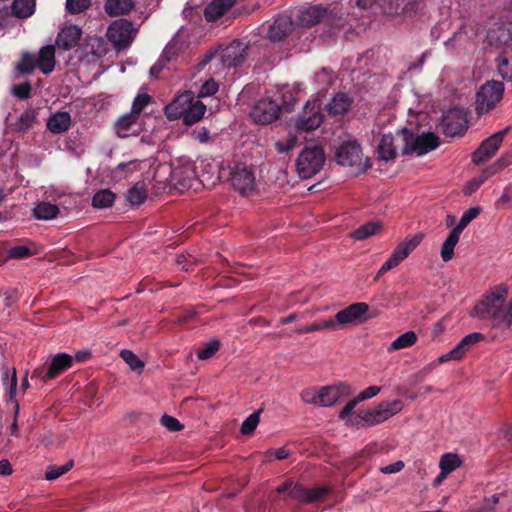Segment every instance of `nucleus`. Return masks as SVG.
Segmentation results:
<instances>
[{"label": "nucleus", "instance_id": "obj_52", "mask_svg": "<svg viewBox=\"0 0 512 512\" xmlns=\"http://www.w3.org/2000/svg\"><path fill=\"white\" fill-rule=\"evenodd\" d=\"M120 356L132 370L138 371L143 369L144 362L131 350H122Z\"/></svg>", "mask_w": 512, "mask_h": 512}, {"label": "nucleus", "instance_id": "obj_58", "mask_svg": "<svg viewBox=\"0 0 512 512\" xmlns=\"http://www.w3.org/2000/svg\"><path fill=\"white\" fill-rule=\"evenodd\" d=\"M300 396L305 403L319 406V390L315 387L304 389Z\"/></svg>", "mask_w": 512, "mask_h": 512}, {"label": "nucleus", "instance_id": "obj_3", "mask_svg": "<svg viewBox=\"0 0 512 512\" xmlns=\"http://www.w3.org/2000/svg\"><path fill=\"white\" fill-rule=\"evenodd\" d=\"M296 24L301 27L310 28L320 22L328 26V33L335 34L344 26V19L338 11L328 9L320 4L302 7L296 15Z\"/></svg>", "mask_w": 512, "mask_h": 512}, {"label": "nucleus", "instance_id": "obj_61", "mask_svg": "<svg viewBox=\"0 0 512 512\" xmlns=\"http://www.w3.org/2000/svg\"><path fill=\"white\" fill-rule=\"evenodd\" d=\"M135 170H137V161L136 160H132V161H128V162H121V163H119L115 167L114 171L116 173H123V172L132 173Z\"/></svg>", "mask_w": 512, "mask_h": 512}, {"label": "nucleus", "instance_id": "obj_31", "mask_svg": "<svg viewBox=\"0 0 512 512\" xmlns=\"http://www.w3.org/2000/svg\"><path fill=\"white\" fill-rule=\"evenodd\" d=\"M133 7V0H106L104 10L109 16L114 17L129 13Z\"/></svg>", "mask_w": 512, "mask_h": 512}, {"label": "nucleus", "instance_id": "obj_14", "mask_svg": "<svg viewBox=\"0 0 512 512\" xmlns=\"http://www.w3.org/2000/svg\"><path fill=\"white\" fill-rule=\"evenodd\" d=\"M511 126L494 133L481 142L479 147L472 154V161L479 165L492 158L500 148L504 137L510 132Z\"/></svg>", "mask_w": 512, "mask_h": 512}, {"label": "nucleus", "instance_id": "obj_55", "mask_svg": "<svg viewBox=\"0 0 512 512\" xmlns=\"http://www.w3.org/2000/svg\"><path fill=\"white\" fill-rule=\"evenodd\" d=\"M91 5V0H66V9L71 14L84 12Z\"/></svg>", "mask_w": 512, "mask_h": 512}, {"label": "nucleus", "instance_id": "obj_11", "mask_svg": "<svg viewBox=\"0 0 512 512\" xmlns=\"http://www.w3.org/2000/svg\"><path fill=\"white\" fill-rule=\"evenodd\" d=\"M423 236L421 234L414 235L409 239H405L393 250L390 257L382 264L378 270L375 281L385 273L398 266L409 254L421 243Z\"/></svg>", "mask_w": 512, "mask_h": 512}, {"label": "nucleus", "instance_id": "obj_1", "mask_svg": "<svg viewBox=\"0 0 512 512\" xmlns=\"http://www.w3.org/2000/svg\"><path fill=\"white\" fill-rule=\"evenodd\" d=\"M296 102L292 92H277L272 98H262L256 102L251 116L256 123L267 125L277 120L282 112L293 111Z\"/></svg>", "mask_w": 512, "mask_h": 512}, {"label": "nucleus", "instance_id": "obj_46", "mask_svg": "<svg viewBox=\"0 0 512 512\" xmlns=\"http://www.w3.org/2000/svg\"><path fill=\"white\" fill-rule=\"evenodd\" d=\"M358 417L364 422L366 426H373L385 421L382 412L379 409V406L373 410H366L360 412L358 414Z\"/></svg>", "mask_w": 512, "mask_h": 512}, {"label": "nucleus", "instance_id": "obj_9", "mask_svg": "<svg viewBox=\"0 0 512 512\" xmlns=\"http://www.w3.org/2000/svg\"><path fill=\"white\" fill-rule=\"evenodd\" d=\"M504 84L500 81L490 80L484 83L476 93V112L486 114L493 110L502 100Z\"/></svg>", "mask_w": 512, "mask_h": 512}, {"label": "nucleus", "instance_id": "obj_15", "mask_svg": "<svg viewBox=\"0 0 512 512\" xmlns=\"http://www.w3.org/2000/svg\"><path fill=\"white\" fill-rule=\"evenodd\" d=\"M439 129L447 137L463 136L467 130V119L460 109H451L442 116Z\"/></svg>", "mask_w": 512, "mask_h": 512}, {"label": "nucleus", "instance_id": "obj_19", "mask_svg": "<svg viewBox=\"0 0 512 512\" xmlns=\"http://www.w3.org/2000/svg\"><path fill=\"white\" fill-rule=\"evenodd\" d=\"M248 45L239 39L233 40L221 52L220 59L226 67H236L242 65L247 57Z\"/></svg>", "mask_w": 512, "mask_h": 512}, {"label": "nucleus", "instance_id": "obj_24", "mask_svg": "<svg viewBox=\"0 0 512 512\" xmlns=\"http://www.w3.org/2000/svg\"><path fill=\"white\" fill-rule=\"evenodd\" d=\"M82 30L76 25L65 26L56 38V45L63 50H70L78 45Z\"/></svg>", "mask_w": 512, "mask_h": 512}, {"label": "nucleus", "instance_id": "obj_29", "mask_svg": "<svg viewBox=\"0 0 512 512\" xmlns=\"http://www.w3.org/2000/svg\"><path fill=\"white\" fill-rule=\"evenodd\" d=\"M236 0H213L204 10L205 19L213 22L222 17L234 4Z\"/></svg>", "mask_w": 512, "mask_h": 512}, {"label": "nucleus", "instance_id": "obj_59", "mask_svg": "<svg viewBox=\"0 0 512 512\" xmlns=\"http://www.w3.org/2000/svg\"><path fill=\"white\" fill-rule=\"evenodd\" d=\"M512 324V300L507 307L504 306L503 315L498 316V327L509 328Z\"/></svg>", "mask_w": 512, "mask_h": 512}, {"label": "nucleus", "instance_id": "obj_38", "mask_svg": "<svg viewBox=\"0 0 512 512\" xmlns=\"http://www.w3.org/2000/svg\"><path fill=\"white\" fill-rule=\"evenodd\" d=\"M459 238V233L452 229L441 248V258L444 262H448L453 258L454 248L458 243Z\"/></svg>", "mask_w": 512, "mask_h": 512}, {"label": "nucleus", "instance_id": "obj_8", "mask_svg": "<svg viewBox=\"0 0 512 512\" xmlns=\"http://www.w3.org/2000/svg\"><path fill=\"white\" fill-rule=\"evenodd\" d=\"M325 154L320 146L305 147L296 161L298 175L308 179L316 175L323 167Z\"/></svg>", "mask_w": 512, "mask_h": 512}, {"label": "nucleus", "instance_id": "obj_27", "mask_svg": "<svg viewBox=\"0 0 512 512\" xmlns=\"http://www.w3.org/2000/svg\"><path fill=\"white\" fill-rule=\"evenodd\" d=\"M38 69L45 75H49L55 68V47L52 45L44 46L36 56Z\"/></svg>", "mask_w": 512, "mask_h": 512}, {"label": "nucleus", "instance_id": "obj_25", "mask_svg": "<svg viewBox=\"0 0 512 512\" xmlns=\"http://www.w3.org/2000/svg\"><path fill=\"white\" fill-rule=\"evenodd\" d=\"M4 383L7 381L9 382V399L8 403L13 404L14 409V420L11 425V434L17 436L18 435V424H17V417L19 415V403L15 399L16 392H17V384H18V378H17V372L16 369L13 368L11 372V376H9V370L7 369L5 371V377L3 378Z\"/></svg>", "mask_w": 512, "mask_h": 512}, {"label": "nucleus", "instance_id": "obj_22", "mask_svg": "<svg viewBox=\"0 0 512 512\" xmlns=\"http://www.w3.org/2000/svg\"><path fill=\"white\" fill-rule=\"evenodd\" d=\"M294 22L287 15H280L268 27L267 37L271 41H281L286 38L293 30Z\"/></svg>", "mask_w": 512, "mask_h": 512}, {"label": "nucleus", "instance_id": "obj_35", "mask_svg": "<svg viewBox=\"0 0 512 512\" xmlns=\"http://www.w3.org/2000/svg\"><path fill=\"white\" fill-rule=\"evenodd\" d=\"M498 72L504 80L512 82V47L505 49L500 55Z\"/></svg>", "mask_w": 512, "mask_h": 512}, {"label": "nucleus", "instance_id": "obj_49", "mask_svg": "<svg viewBox=\"0 0 512 512\" xmlns=\"http://www.w3.org/2000/svg\"><path fill=\"white\" fill-rule=\"evenodd\" d=\"M73 464V461L70 460L66 464L60 466L49 465L45 472V479L52 481L59 478L60 476L67 473L73 467Z\"/></svg>", "mask_w": 512, "mask_h": 512}, {"label": "nucleus", "instance_id": "obj_37", "mask_svg": "<svg viewBox=\"0 0 512 512\" xmlns=\"http://www.w3.org/2000/svg\"><path fill=\"white\" fill-rule=\"evenodd\" d=\"M116 195L110 189H102L96 192L92 198V205L95 208L111 207L115 201Z\"/></svg>", "mask_w": 512, "mask_h": 512}, {"label": "nucleus", "instance_id": "obj_57", "mask_svg": "<svg viewBox=\"0 0 512 512\" xmlns=\"http://www.w3.org/2000/svg\"><path fill=\"white\" fill-rule=\"evenodd\" d=\"M160 423L171 432H177L183 429V425L177 418L167 414L161 417Z\"/></svg>", "mask_w": 512, "mask_h": 512}, {"label": "nucleus", "instance_id": "obj_20", "mask_svg": "<svg viewBox=\"0 0 512 512\" xmlns=\"http://www.w3.org/2000/svg\"><path fill=\"white\" fill-rule=\"evenodd\" d=\"M485 339V336L479 332H473L466 336H464L460 342L451 349L448 353L443 354L439 358L440 363H444L450 360H461L466 355V353L470 350V348Z\"/></svg>", "mask_w": 512, "mask_h": 512}, {"label": "nucleus", "instance_id": "obj_63", "mask_svg": "<svg viewBox=\"0 0 512 512\" xmlns=\"http://www.w3.org/2000/svg\"><path fill=\"white\" fill-rule=\"evenodd\" d=\"M381 388L378 386H369L368 388L364 389L360 394L357 396L358 400L364 401L367 399H370L374 396H376L380 392Z\"/></svg>", "mask_w": 512, "mask_h": 512}, {"label": "nucleus", "instance_id": "obj_10", "mask_svg": "<svg viewBox=\"0 0 512 512\" xmlns=\"http://www.w3.org/2000/svg\"><path fill=\"white\" fill-rule=\"evenodd\" d=\"M136 34L133 23L126 19L120 18L110 24L107 30V38L120 51L129 47Z\"/></svg>", "mask_w": 512, "mask_h": 512}, {"label": "nucleus", "instance_id": "obj_6", "mask_svg": "<svg viewBox=\"0 0 512 512\" xmlns=\"http://www.w3.org/2000/svg\"><path fill=\"white\" fill-rule=\"evenodd\" d=\"M276 493L281 495L285 501L297 500L300 503L308 504L323 500L329 493L327 486L307 488L304 485L294 482L291 479L285 480L276 488Z\"/></svg>", "mask_w": 512, "mask_h": 512}, {"label": "nucleus", "instance_id": "obj_26", "mask_svg": "<svg viewBox=\"0 0 512 512\" xmlns=\"http://www.w3.org/2000/svg\"><path fill=\"white\" fill-rule=\"evenodd\" d=\"M74 358L67 353H58L50 361L47 375L57 378L59 375L67 371L73 365Z\"/></svg>", "mask_w": 512, "mask_h": 512}, {"label": "nucleus", "instance_id": "obj_50", "mask_svg": "<svg viewBox=\"0 0 512 512\" xmlns=\"http://www.w3.org/2000/svg\"><path fill=\"white\" fill-rule=\"evenodd\" d=\"M261 410L255 411L250 414L242 423L240 431L243 435L252 434L260 421Z\"/></svg>", "mask_w": 512, "mask_h": 512}, {"label": "nucleus", "instance_id": "obj_30", "mask_svg": "<svg viewBox=\"0 0 512 512\" xmlns=\"http://www.w3.org/2000/svg\"><path fill=\"white\" fill-rule=\"evenodd\" d=\"M378 155L381 160L389 161L397 156V149L394 144V137L391 133L383 134L378 144Z\"/></svg>", "mask_w": 512, "mask_h": 512}, {"label": "nucleus", "instance_id": "obj_47", "mask_svg": "<svg viewBox=\"0 0 512 512\" xmlns=\"http://www.w3.org/2000/svg\"><path fill=\"white\" fill-rule=\"evenodd\" d=\"M403 408V402L399 399L387 401L379 404V409L382 412L384 420L389 419L393 415L400 412Z\"/></svg>", "mask_w": 512, "mask_h": 512}, {"label": "nucleus", "instance_id": "obj_39", "mask_svg": "<svg viewBox=\"0 0 512 512\" xmlns=\"http://www.w3.org/2000/svg\"><path fill=\"white\" fill-rule=\"evenodd\" d=\"M462 464V460L457 454L454 453H446L443 454L440 458L439 467L440 470H443V475H448L453 472L455 469L460 467Z\"/></svg>", "mask_w": 512, "mask_h": 512}, {"label": "nucleus", "instance_id": "obj_62", "mask_svg": "<svg viewBox=\"0 0 512 512\" xmlns=\"http://www.w3.org/2000/svg\"><path fill=\"white\" fill-rule=\"evenodd\" d=\"M296 144V138L291 137L286 141H278L275 146L278 152L284 153L292 150Z\"/></svg>", "mask_w": 512, "mask_h": 512}, {"label": "nucleus", "instance_id": "obj_48", "mask_svg": "<svg viewBox=\"0 0 512 512\" xmlns=\"http://www.w3.org/2000/svg\"><path fill=\"white\" fill-rule=\"evenodd\" d=\"M38 68L36 56L28 52L24 53L20 62L17 64V69L22 74H30Z\"/></svg>", "mask_w": 512, "mask_h": 512}, {"label": "nucleus", "instance_id": "obj_34", "mask_svg": "<svg viewBox=\"0 0 512 512\" xmlns=\"http://www.w3.org/2000/svg\"><path fill=\"white\" fill-rule=\"evenodd\" d=\"M35 0H14L11 5L12 14L21 19L30 17L35 11Z\"/></svg>", "mask_w": 512, "mask_h": 512}, {"label": "nucleus", "instance_id": "obj_54", "mask_svg": "<svg viewBox=\"0 0 512 512\" xmlns=\"http://www.w3.org/2000/svg\"><path fill=\"white\" fill-rule=\"evenodd\" d=\"M12 94L21 99L26 100L29 99L32 95V85L29 81L14 85L12 87Z\"/></svg>", "mask_w": 512, "mask_h": 512}, {"label": "nucleus", "instance_id": "obj_33", "mask_svg": "<svg viewBox=\"0 0 512 512\" xmlns=\"http://www.w3.org/2000/svg\"><path fill=\"white\" fill-rule=\"evenodd\" d=\"M60 210L50 202H39L33 209V216L39 220H51L57 217Z\"/></svg>", "mask_w": 512, "mask_h": 512}, {"label": "nucleus", "instance_id": "obj_51", "mask_svg": "<svg viewBox=\"0 0 512 512\" xmlns=\"http://www.w3.org/2000/svg\"><path fill=\"white\" fill-rule=\"evenodd\" d=\"M220 345H221L220 341L217 339H213V340L209 341L207 344H205V346L202 349H199L197 351L198 359H200V360L210 359L219 350Z\"/></svg>", "mask_w": 512, "mask_h": 512}, {"label": "nucleus", "instance_id": "obj_56", "mask_svg": "<svg viewBox=\"0 0 512 512\" xmlns=\"http://www.w3.org/2000/svg\"><path fill=\"white\" fill-rule=\"evenodd\" d=\"M218 88H219L218 83L213 78H210L202 84V86L198 92L197 98L200 99V98L212 96L218 91Z\"/></svg>", "mask_w": 512, "mask_h": 512}, {"label": "nucleus", "instance_id": "obj_53", "mask_svg": "<svg viewBox=\"0 0 512 512\" xmlns=\"http://www.w3.org/2000/svg\"><path fill=\"white\" fill-rule=\"evenodd\" d=\"M152 101V97L147 93H138L133 100L131 112L138 117L143 109Z\"/></svg>", "mask_w": 512, "mask_h": 512}, {"label": "nucleus", "instance_id": "obj_40", "mask_svg": "<svg viewBox=\"0 0 512 512\" xmlns=\"http://www.w3.org/2000/svg\"><path fill=\"white\" fill-rule=\"evenodd\" d=\"M138 116L133 112H129L121 116L116 122V130L119 136L126 137L132 126L136 124Z\"/></svg>", "mask_w": 512, "mask_h": 512}, {"label": "nucleus", "instance_id": "obj_42", "mask_svg": "<svg viewBox=\"0 0 512 512\" xmlns=\"http://www.w3.org/2000/svg\"><path fill=\"white\" fill-rule=\"evenodd\" d=\"M321 330H334L333 319H325L313 322L312 324L297 329L299 334L312 333Z\"/></svg>", "mask_w": 512, "mask_h": 512}, {"label": "nucleus", "instance_id": "obj_2", "mask_svg": "<svg viewBox=\"0 0 512 512\" xmlns=\"http://www.w3.org/2000/svg\"><path fill=\"white\" fill-rule=\"evenodd\" d=\"M205 111L206 106L200 99H195L191 91H186L177 96L165 107V114L168 119H182L186 125L198 122L204 116Z\"/></svg>", "mask_w": 512, "mask_h": 512}, {"label": "nucleus", "instance_id": "obj_28", "mask_svg": "<svg viewBox=\"0 0 512 512\" xmlns=\"http://www.w3.org/2000/svg\"><path fill=\"white\" fill-rule=\"evenodd\" d=\"M71 123V115L66 111H59L48 118L47 128L54 134H61L69 130Z\"/></svg>", "mask_w": 512, "mask_h": 512}, {"label": "nucleus", "instance_id": "obj_7", "mask_svg": "<svg viewBox=\"0 0 512 512\" xmlns=\"http://www.w3.org/2000/svg\"><path fill=\"white\" fill-rule=\"evenodd\" d=\"M403 142L402 154L425 155L435 150L440 145V139L434 132H423L414 134L411 130L403 128L397 132Z\"/></svg>", "mask_w": 512, "mask_h": 512}, {"label": "nucleus", "instance_id": "obj_36", "mask_svg": "<svg viewBox=\"0 0 512 512\" xmlns=\"http://www.w3.org/2000/svg\"><path fill=\"white\" fill-rule=\"evenodd\" d=\"M382 228V223L379 221H370L358 227L353 233L352 237L356 240H365L371 236L378 234Z\"/></svg>", "mask_w": 512, "mask_h": 512}, {"label": "nucleus", "instance_id": "obj_60", "mask_svg": "<svg viewBox=\"0 0 512 512\" xmlns=\"http://www.w3.org/2000/svg\"><path fill=\"white\" fill-rule=\"evenodd\" d=\"M502 494H494L491 497L485 498L483 505L477 512H493L495 506L499 503Z\"/></svg>", "mask_w": 512, "mask_h": 512}, {"label": "nucleus", "instance_id": "obj_32", "mask_svg": "<svg viewBox=\"0 0 512 512\" xmlns=\"http://www.w3.org/2000/svg\"><path fill=\"white\" fill-rule=\"evenodd\" d=\"M38 253L36 244L29 242L26 245H14L7 250V256L10 259H27Z\"/></svg>", "mask_w": 512, "mask_h": 512}, {"label": "nucleus", "instance_id": "obj_41", "mask_svg": "<svg viewBox=\"0 0 512 512\" xmlns=\"http://www.w3.org/2000/svg\"><path fill=\"white\" fill-rule=\"evenodd\" d=\"M417 341V335L414 331H407L398 336L390 345L389 351H396L411 347Z\"/></svg>", "mask_w": 512, "mask_h": 512}, {"label": "nucleus", "instance_id": "obj_13", "mask_svg": "<svg viewBox=\"0 0 512 512\" xmlns=\"http://www.w3.org/2000/svg\"><path fill=\"white\" fill-rule=\"evenodd\" d=\"M197 177L195 165L189 160L178 161L171 167L170 182L178 190L190 189Z\"/></svg>", "mask_w": 512, "mask_h": 512}, {"label": "nucleus", "instance_id": "obj_18", "mask_svg": "<svg viewBox=\"0 0 512 512\" xmlns=\"http://www.w3.org/2000/svg\"><path fill=\"white\" fill-rule=\"evenodd\" d=\"M324 115L320 110V104L314 101L307 102L302 114L297 118L295 127L299 131L310 132L317 129L323 122Z\"/></svg>", "mask_w": 512, "mask_h": 512}, {"label": "nucleus", "instance_id": "obj_12", "mask_svg": "<svg viewBox=\"0 0 512 512\" xmlns=\"http://www.w3.org/2000/svg\"><path fill=\"white\" fill-rule=\"evenodd\" d=\"M335 159L342 166H357L362 171L370 168L366 161L362 163L363 153L360 144L355 140L344 141L335 152Z\"/></svg>", "mask_w": 512, "mask_h": 512}, {"label": "nucleus", "instance_id": "obj_5", "mask_svg": "<svg viewBox=\"0 0 512 512\" xmlns=\"http://www.w3.org/2000/svg\"><path fill=\"white\" fill-rule=\"evenodd\" d=\"M508 296V288L505 285L493 287L484 298L474 307L475 315L481 319H490L494 327H498V316L503 315V310Z\"/></svg>", "mask_w": 512, "mask_h": 512}, {"label": "nucleus", "instance_id": "obj_64", "mask_svg": "<svg viewBox=\"0 0 512 512\" xmlns=\"http://www.w3.org/2000/svg\"><path fill=\"white\" fill-rule=\"evenodd\" d=\"M289 455H290V452L285 447H281L276 450L270 449L266 452V457L269 460L272 456H274L278 460H284V459H287L289 457Z\"/></svg>", "mask_w": 512, "mask_h": 512}, {"label": "nucleus", "instance_id": "obj_45", "mask_svg": "<svg viewBox=\"0 0 512 512\" xmlns=\"http://www.w3.org/2000/svg\"><path fill=\"white\" fill-rule=\"evenodd\" d=\"M481 213L480 207H471L467 209L461 216L458 224L453 228L454 231L461 235L462 231L468 226V224L474 220Z\"/></svg>", "mask_w": 512, "mask_h": 512}, {"label": "nucleus", "instance_id": "obj_43", "mask_svg": "<svg viewBox=\"0 0 512 512\" xmlns=\"http://www.w3.org/2000/svg\"><path fill=\"white\" fill-rule=\"evenodd\" d=\"M147 198V192L143 184L137 183L128 191L127 200L134 206H139Z\"/></svg>", "mask_w": 512, "mask_h": 512}, {"label": "nucleus", "instance_id": "obj_44", "mask_svg": "<svg viewBox=\"0 0 512 512\" xmlns=\"http://www.w3.org/2000/svg\"><path fill=\"white\" fill-rule=\"evenodd\" d=\"M36 121V113L33 109L24 111L17 122L15 123V130L19 132H25L29 130L33 123Z\"/></svg>", "mask_w": 512, "mask_h": 512}, {"label": "nucleus", "instance_id": "obj_21", "mask_svg": "<svg viewBox=\"0 0 512 512\" xmlns=\"http://www.w3.org/2000/svg\"><path fill=\"white\" fill-rule=\"evenodd\" d=\"M353 103L354 98L349 93L338 92L325 105L324 111L328 116L339 119L349 112Z\"/></svg>", "mask_w": 512, "mask_h": 512}, {"label": "nucleus", "instance_id": "obj_16", "mask_svg": "<svg viewBox=\"0 0 512 512\" xmlns=\"http://www.w3.org/2000/svg\"><path fill=\"white\" fill-rule=\"evenodd\" d=\"M369 305L365 302H357L338 311L333 319L334 330L342 328L348 324L361 323L366 318L365 313L368 312Z\"/></svg>", "mask_w": 512, "mask_h": 512}, {"label": "nucleus", "instance_id": "obj_23", "mask_svg": "<svg viewBox=\"0 0 512 512\" xmlns=\"http://www.w3.org/2000/svg\"><path fill=\"white\" fill-rule=\"evenodd\" d=\"M349 386L345 384L323 386L319 389V406L330 407L334 405L341 397L348 395Z\"/></svg>", "mask_w": 512, "mask_h": 512}, {"label": "nucleus", "instance_id": "obj_4", "mask_svg": "<svg viewBox=\"0 0 512 512\" xmlns=\"http://www.w3.org/2000/svg\"><path fill=\"white\" fill-rule=\"evenodd\" d=\"M486 40L496 47L507 45L512 40V2L489 18Z\"/></svg>", "mask_w": 512, "mask_h": 512}, {"label": "nucleus", "instance_id": "obj_17", "mask_svg": "<svg viewBox=\"0 0 512 512\" xmlns=\"http://www.w3.org/2000/svg\"><path fill=\"white\" fill-rule=\"evenodd\" d=\"M232 186L241 194L245 195L255 189V175L253 170L242 163H236L231 171L230 178Z\"/></svg>", "mask_w": 512, "mask_h": 512}]
</instances>
